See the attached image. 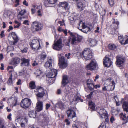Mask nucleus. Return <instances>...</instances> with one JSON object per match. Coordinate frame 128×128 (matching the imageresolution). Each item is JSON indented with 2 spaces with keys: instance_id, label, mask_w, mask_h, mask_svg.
<instances>
[{
  "instance_id": "nucleus-1",
  "label": "nucleus",
  "mask_w": 128,
  "mask_h": 128,
  "mask_svg": "<svg viewBox=\"0 0 128 128\" xmlns=\"http://www.w3.org/2000/svg\"><path fill=\"white\" fill-rule=\"evenodd\" d=\"M39 39L36 37H34L30 42V45L33 50H38L41 48L40 44Z\"/></svg>"
},
{
  "instance_id": "nucleus-2",
  "label": "nucleus",
  "mask_w": 128,
  "mask_h": 128,
  "mask_svg": "<svg viewBox=\"0 0 128 128\" xmlns=\"http://www.w3.org/2000/svg\"><path fill=\"white\" fill-rule=\"evenodd\" d=\"M63 54H59L58 56L59 58V63L58 65L60 68H66L68 66L66 60L62 56Z\"/></svg>"
},
{
  "instance_id": "nucleus-3",
  "label": "nucleus",
  "mask_w": 128,
  "mask_h": 128,
  "mask_svg": "<svg viewBox=\"0 0 128 128\" xmlns=\"http://www.w3.org/2000/svg\"><path fill=\"white\" fill-rule=\"evenodd\" d=\"M85 59L89 60L92 57V53L91 50L89 49H86L84 50L82 52V54Z\"/></svg>"
},
{
  "instance_id": "nucleus-4",
  "label": "nucleus",
  "mask_w": 128,
  "mask_h": 128,
  "mask_svg": "<svg viewBox=\"0 0 128 128\" xmlns=\"http://www.w3.org/2000/svg\"><path fill=\"white\" fill-rule=\"evenodd\" d=\"M78 25V29L84 33H87L92 30V28L86 26L82 21L80 22Z\"/></svg>"
},
{
  "instance_id": "nucleus-5",
  "label": "nucleus",
  "mask_w": 128,
  "mask_h": 128,
  "mask_svg": "<svg viewBox=\"0 0 128 128\" xmlns=\"http://www.w3.org/2000/svg\"><path fill=\"white\" fill-rule=\"evenodd\" d=\"M32 28L34 31L40 30L43 28V25L37 21H35L32 23Z\"/></svg>"
},
{
  "instance_id": "nucleus-6",
  "label": "nucleus",
  "mask_w": 128,
  "mask_h": 128,
  "mask_svg": "<svg viewBox=\"0 0 128 128\" xmlns=\"http://www.w3.org/2000/svg\"><path fill=\"white\" fill-rule=\"evenodd\" d=\"M86 67L88 70H94L98 68V64L95 60H92Z\"/></svg>"
},
{
  "instance_id": "nucleus-7",
  "label": "nucleus",
  "mask_w": 128,
  "mask_h": 128,
  "mask_svg": "<svg viewBox=\"0 0 128 128\" xmlns=\"http://www.w3.org/2000/svg\"><path fill=\"white\" fill-rule=\"evenodd\" d=\"M63 47L62 41L60 39H59L56 42H54L52 46V48L58 51L60 50Z\"/></svg>"
},
{
  "instance_id": "nucleus-8",
  "label": "nucleus",
  "mask_w": 128,
  "mask_h": 128,
  "mask_svg": "<svg viewBox=\"0 0 128 128\" xmlns=\"http://www.w3.org/2000/svg\"><path fill=\"white\" fill-rule=\"evenodd\" d=\"M31 104V100L30 99L25 98L22 100L21 103V106L23 108L26 109L29 107Z\"/></svg>"
},
{
  "instance_id": "nucleus-9",
  "label": "nucleus",
  "mask_w": 128,
  "mask_h": 128,
  "mask_svg": "<svg viewBox=\"0 0 128 128\" xmlns=\"http://www.w3.org/2000/svg\"><path fill=\"white\" fill-rule=\"evenodd\" d=\"M59 6L60 7L62 8V12H67L70 8L68 4L66 2H60Z\"/></svg>"
},
{
  "instance_id": "nucleus-10",
  "label": "nucleus",
  "mask_w": 128,
  "mask_h": 128,
  "mask_svg": "<svg viewBox=\"0 0 128 128\" xmlns=\"http://www.w3.org/2000/svg\"><path fill=\"white\" fill-rule=\"evenodd\" d=\"M57 74V70L55 69L50 70V71L47 74V77L49 78V80L52 79V78H55Z\"/></svg>"
},
{
  "instance_id": "nucleus-11",
  "label": "nucleus",
  "mask_w": 128,
  "mask_h": 128,
  "mask_svg": "<svg viewBox=\"0 0 128 128\" xmlns=\"http://www.w3.org/2000/svg\"><path fill=\"white\" fill-rule=\"evenodd\" d=\"M124 61V57L123 56H120L119 57L117 56V58L116 64L117 66L119 67L123 66Z\"/></svg>"
},
{
  "instance_id": "nucleus-12",
  "label": "nucleus",
  "mask_w": 128,
  "mask_h": 128,
  "mask_svg": "<svg viewBox=\"0 0 128 128\" xmlns=\"http://www.w3.org/2000/svg\"><path fill=\"white\" fill-rule=\"evenodd\" d=\"M103 62L104 66L108 67H110L112 64L110 59L106 56L104 58Z\"/></svg>"
},
{
  "instance_id": "nucleus-13",
  "label": "nucleus",
  "mask_w": 128,
  "mask_h": 128,
  "mask_svg": "<svg viewBox=\"0 0 128 128\" xmlns=\"http://www.w3.org/2000/svg\"><path fill=\"white\" fill-rule=\"evenodd\" d=\"M53 62V60L50 57H48L47 58V61L44 64V66L46 68H50V69L52 67V63Z\"/></svg>"
},
{
  "instance_id": "nucleus-14",
  "label": "nucleus",
  "mask_w": 128,
  "mask_h": 128,
  "mask_svg": "<svg viewBox=\"0 0 128 128\" xmlns=\"http://www.w3.org/2000/svg\"><path fill=\"white\" fill-rule=\"evenodd\" d=\"M37 100L38 102L36 103V108L37 111L40 112L42 110V102L39 101L38 98H37Z\"/></svg>"
},
{
  "instance_id": "nucleus-15",
  "label": "nucleus",
  "mask_w": 128,
  "mask_h": 128,
  "mask_svg": "<svg viewBox=\"0 0 128 128\" xmlns=\"http://www.w3.org/2000/svg\"><path fill=\"white\" fill-rule=\"evenodd\" d=\"M22 62L20 63V65L22 66H28L30 65V60L29 59H26L23 58L21 59Z\"/></svg>"
},
{
  "instance_id": "nucleus-16",
  "label": "nucleus",
  "mask_w": 128,
  "mask_h": 128,
  "mask_svg": "<svg viewBox=\"0 0 128 128\" xmlns=\"http://www.w3.org/2000/svg\"><path fill=\"white\" fill-rule=\"evenodd\" d=\"M110 84V80H107L105 81L104 84V87L102 88V90L103 91H110V88H109V86Z\"/></svg>"
},
{
  "instance_id": "nucleus-17",
  "label": "nucleus",
  "mask_w": 128,
  "mask_h": 128,
  "mask_svg": "<svg viewBox=\"0 0 128 128\" xmlns=\"http://www.w3.org/2000/svg\"><path fill=\"white\" fill-rule=\"evenodd\" d=\"M70 35L71 36L70 39L71 40L72 44L74 45L77 44L78 43L76 36L73 34L72 33H70Z\"/></svg>"
},
{
  "instance_id": "nucleus-18",
  "label": "nucleus",
  "mask_w": 128,
  "mask_h": 128,
  "mask_svg": "<svg viewBox=\"0 0 128 128\" xmlns=\"http://www.w3.org/2000/svg\"><path fill=\"white\" fill-rule=\"evenodd\" d=\"M99 116L101 118H105L106 122H108V114L106 112H99Z\"/></svg>"
},
{
  "instance_id": "nucleus-19",
  "label": "nucleus",
  "mask_w": 128,
  "mask_h": 128,
  "mask_svg": "<svg viewBox=\"0 0 128 128\" xmlns=\"http://www.w3.org/2000/svg\"><path fill=\"white\" fill-rule=\"evenodd\" d=\"M69 82L68 80V76H67L64 75L63 77V79L62 82V84L65 85L66 84Z\"/></svg>"
},
{
  "instance_id": "nucleus-20",
  "label": "nucleus",
  "mask_w": 128,
  "mask_h": 128,
  "mask_svg": "<svg viewBox=\"0 0 128 128\" xmlns=\"http://www.w3.org/2000/svg\"><path fill=\"white\" fill-rule=\"evenodd\" d=\"M93 80L90 79H88L87 81V84L88 85V86L90 90H92L93 89L90 86H94V84L92 83Z\"/></svg>"
},
{
  "instance_id": "nucleus-21",
  "label": "nucleus",
  "mask_w": 128,
  "mask_h": 128,
  "mask_svg": "<svg viewBox=\"0 0 128 128\" xmlns=\"http://www.w3.org/2000/svg\"><path fill=\"white\" fill-rule=\"evenodd\" d=\"M89 107L92 110V111H94L95 109V105L92 102H89Z\"/></svg>"
},
{
  "instance_id": "nucleus-22",
  "label": "nucleus",
  "mask_w": 128,
  "mask_h": 128,
  "mask_svg": "<svg viewBox=\"0 0 128 128\" xmlns=\"http://www.w3.org/2000/svg\"><path fill=\"white\" fill-rule=\"evenodd\" d=\"M122 107L124 111L128 112V102H123Z\"/></svg>"
},
{
  "instance_id": "nucleus-23",
  "label": "nucleus",
  "mask_w": 128,
  "mask_h": 128,
  "mask_svg": "<svg viewBox=\"0 0 128 128\" xmlns=\"http://www.w3.org/2000/svg\"><path fill=\"white\" fill-rule=\"evenodd\" d=\"M115 84L114 81H112L111 83L110 81V84L109 86V88H110V91L114 90V88Z\"/></svg>"
},
{
  "instance_id": "nucleus-24",
  "label": "nucleus",
  "mask_w": 128,
  "mask_h": 128,
  "mask_svg": "<svg viewBox=\"0 0 128 128\" xmlns=\"http://www.w3.org/2000/svg\"><path fill=\"white\" fill-rule=\"evenodd\" d=\"M89 44L92 46H93L96 45L97 42L95 40L90 39L89 40Z\"/></svg>"
},
{
  "instance_id": "nucleus-25",
  "label": "nucleus",
  "mask_w": 128,
  "mask_h": 128,
  "mask_svg": "<svg viewBox=\"0 0 128 128\" xmlns=\"http://www.w3.org/2000/svg\"><path fill=\"white\" fill-rule=\"evenodd\" d=\"M42 74V70L41 68H39L36 70V72H35V74L36 76L37 77H38V76Z\"/></svg>"
},
{
  "instance_id": "nucleus-26",
  "label": "nucleus",
  "mask_w": 128,
  "mask_h": 128,
  "mask_svg": "<svg viewBox=\"0 0 128 128\" xmlns=\"http://www.w3.org/2000/svg\"><path fill=\"white\" fill-rule=\"evenodd\" d=\"M29 87L31 89L35 88L36 86L35 83L34 82H30L29 83Z\"/></svg>"
},
{
  "instance_id": "nucleus-27",
  "label": "nucleus",
  "mask_w": 128,
  "mask_h": 128,
  "mask_svg": "<svg viewBox=\"0 0 128 128\" xmlns=\"http://www.w3.org/2000/svg\"><path fill=\"white\" fill-rule=\"evenodd\" d=\"M12 34L13 39L15 41L17 42L18 40V38L16 33L15 32H12Z\"/></svg>"
},
{
  "instance_id": "nucleus-28",
  "label": "nucleus",
  "mask_w": 128,
  "mask_h": 128,
  "mask_svg": "<svg viewBox=\"0 0 128 128\" xmlns=\"http://www.w3.org/2000/svg\"><path fill=\"white\" fill-rule=\"evenodd\" d=\"M22 118V117L21 116H18L16 118V119L15 120V122L16 125L18 123L20 124L21 122Z\"/></svg>"
},
{
  "instance_id": "nucleus-29",
  "label": "nucleus",
  "mask_w": 128,
  "mask_h": 128,
  "mask_svg": "<svg viewBox=\"0 0 128 128\" xmlns=\"http://www.w3.org/2000/svg\"><path fill=\"white\" fill-rule=\"evenodd\" d=\"M67 114L68 117L71 118L76 116L75 112H67Z\"/></svg>"
},
{
  "instance_id": "nucleus-30",
  "label": "nucleus",
  "mask_w": 128,
  "mask_h": 128,
  "mask_svg": "<svg viewBox=\"0 0 128 128\" xmlns=\"http://www.w3.org/2000/svg\"><path fill=\"white\" fill-rule=\"evenodd\" d=\"M108 48L111 50H114L116 48V46L115 44H111L108 45Z\"/></svg>"
},
{
  "instance_id": "nucleus-31",
  "label": "nucleus",
  "mask_w": 128,
  "mask_h": 128,
  "mask_svg": "<svg viewBox=\"0 0 128 128\" xmlns=\"http://www.w3.org/2000/svg\"><path fill=\"white\" fill-rule=\"evenodd\" d=\"M36 92H38V93L44 92V90L41 87H38L36 88V90H35Z\"/></svg>"
},
{
  "instance_id": "nucleus-32",
  "label": "nucleus",
  "mask_w": 128,
  "mask_h": 128,
  "mask_svg": "<svg viewBox=\"0 0 128 128\" xmlns=\"http://www.w3.org/2000/svg\"><path fill=\"white\" fill-rule=\"evenodd\" d=\"M57 104L59 108L61 109H63L64 107V104L61 101L59 102Z\"/></svg>"
},
{
  "instance_id": "nucleus-33",
  "label": "nucleus",
  "mask_w": 128,
  "mask_h": 128,
  "mask_svg": "<svg viewBox=\"0 0 128 128\" xmlns=\"http://www.w3.org/2000/svg\"><path fill=\"white\" fill-rule=\"evenodd\" d=\"M14 22L17 25H14V28H18L21 25V23L16 20H14Z\"/></svg>"
},
{
  "instance_id": "nucleus-34",
  "label": "nucleus",
  "mask_w": 128,
  "mask_h": 128,
  "mask_svg": "<svg viewBox=\"0 0 128 128\" xmlns=\"http://www.w3.org/2000/svg\"><path fill=\"white\" fill-rule=\"evenodd\" d=\"M76 111V109L74 107H70L67 110V111L69 112H75Z\"/></svg>"
},
{
  "instance_id": "nucleus-35",
  "label": "nucleus",
  "mask_w": 128,
  "mask_h": 128,
  "mask_svg": "<svg viewBox=\"0 0 128 128\" xmlns=\"http://www.w3.org/2000/svg\"><path fill=\"white\" fill-rule=\"evenodd\" d=\"M120 118H122L123 120H127V118L124 113H121L120 115Z\"/></svg>"
},
{
  "instance_id": "nucleus-36",
  "label": "nucleus",
  "mask_w": 128,
  "mask_h": 128,
  "mask_svg": "<svg viewBox=\"0 0 128 128\" xmlns=\"http://www.w3.org/2000/svg\"><path fill=\"white\" fill-rule=\"evenodd\" d=\"M36 112H29L28 114L30 117L34 118L36 117Z\"/></svg>"
},
{
  "instance_id": "nucleus-37",
  "label": "nucleus",
  "mask_w": 128,
  "mask_h": 128,
  "mask_svg": "<svg viewBox=\"0 0 128 128\" xmlns=\"http://www.w3.org/2000/svg\"><path fill=\"white\" fill-rule=\"evenodd\" d=\"M81 99V98L78 97L76 95L74 96L73 100L74 101L78 102Z\"/></svg>"
},
{
  "instance_id": "nucleus-38",
  "label": "nucleus",
  "mask_w": 128,
  "mask_h": 128,
  "mask_svg": "<svg viewBox=\"0 0 128 128\" xmlns=\"http://www.w3.org/2000/svg\"><path fill=\"white\" fill-rule=\"evenodd\" d=\"M26 13V10H22L19 12V14L21 16H22Z\"/></svg>"
},
{
  "instance_id": "nucleus-39",
  "label": "nucleus",
  "mask_w": 128,
  "mask_h": 128,
  "mask_svg": "<svg viewBox=\"0 0 128 128\" xmlns=\"http://www.w3.org/2000/svg\"><path fill=\"white\" fill-rule=\"evenodd\" d=\"M20 59L19 58H17L14 59V64H18L20 62Z\"/></svg>"
},
{
  "instance_id": "nucleus-40",
  "label": "nucleus",
  "mask_w": 128,
  "mask_h": 128,
  "mask_svg": "<svg viewBox=\"0 0 128 128\" xmlns=\"http://www.w3.org/2000/svg\"><path fill=\"white\" fill-rule=\"evenodd\" d=\"M114 21L113 23L114 24H116V28H114L115 29H117L118 28V26L119 24V22L116 20L115 19H114Z\"/></svg>"
},
{
  "instance_id": "nucleus-41",
  "label": "nucleus",
  "mask_w": 128,
  "mask_h": 128,
  "mask_svg": "<svg viewBox=\"0 0 128 128\" xmlns=\"http://www.w3.org/2000/svg\"><path fill=\"white\" fill-rule=\"evenodd\" d=\"M44 92L38 93L37 94V96L38 97L42 98L44 94Z\"/></svg>"
},
{
  "instance_id": "nucleus-42",
  "label": "nucleus",
  "mask_w": 128,
  "mask_h": 128,
  "mask_svg": "<svg viewBox=\"0 0 128 128\" xmlns=\"http://www.w3.org/2000/svg\"><path fill=\"white\" fill-rule=\"evenodd\" d=\"M28 122L27 120L25 118H23L22 117L21 118V122H22L26 124H27V122Z\"/></svg>"
},
{
  "instance_id": "nucleus-43",
  "label": "nucleus",
  "mask_w": 128,
  "mask_h": 128,
  "mask_svg": "<svg viewBox=\"0 0 128 128\" xmlns=\"http://www.w3.org/2000/svg\"><path fill=\"white\" fill-rule=\"evenodd\" d=\"M126 40L125 41L124 40L122 42H121V44H122L125 45L128 43V36H126Z\"/></svg>"
},
{
  "instance_id": "nucleus-44",
  "label": "nucleus",
  "mask_w": 128,
  "mask_h": 128,
  "mask_svg": "<svg viewBox=\"0 0 128 128\" xmlns=\"http://www.w3.org/2000/svg\"><path fill=\"white\" fill-rule=\"evenodd\" d=\"M12 74L10 75L9 79L8 81V83L10 85L11 84H12Z\"/></svg>"
},
{
  "instance_id": "nucleus-45",
  "label": "nucleus",
  "mask_w": 128,
  "mask_h": 128,
  "mask_svg": "<svg viewBox=\"0 0 128 128\" xmlns=\"http://www.w3.org/2000/svg\"><path fill=\"white\" fill-rule=\"evenodd\" d=\"M49 4H54L57 1V0H48Z\"/></svg>"
},
{
  "instance_id": "nucleus-46",
  "label": "nucleus",
  "mask_w": 128,
  "mask_h": 128,
  "mask_svg": "<svg viewBox=\"0 0 128 128\" xmlns=\"http://www.w3.org/2000/svg\"><path fill=\"white\" fill-rule=\"evenodd\" d=\"M82 38V36H78L77 40L78 43L81 42Z\"/></svg>"
},
{
  "instance_id": "nucleus-47",
  "label": "nucleus",
  "mask_w": 128,
  "mask_h": 128,
  "mask_svg": "<svg viewBox=\"0 0 128 128\" xmlns=\"http://www.w3.org/2000/svg\"><path fill=\"white\" fill-rule=\"evenodd\" d=\"M108 0L110 6H112L114 4L113 0Z\"/></svg>"
},
{
  "instance_id": "nucleus-48",
  "label": "nucleus",
  "mask_w": 128,
  "mask_h": 128,
  "mask_svg": "<svg viewBox=\"0 0 128 128\" xmlns=\"http://www.w3.org/2000/svg\"><path fill=\"white\" fill-rule=\"evenodd\" d=\"M38 64V62L36 60H34L33 62V63L32 64V66H37Z\"/></svg>"
},
{
  "instance_id": "nucleus-49",
  "label": "nucleus",
  "mask_w": 128,
  "mask_h": 128,
  "mask_svg": "<svg viewBox=\"0 0 128 128\" xmlns=\"http://www.w3.org/2000/svg\"><path fill=\"white\" fill-rule=\"evenodd\" d=\"M44 3L45 6H47V5L49 4V1L48 0H44Z\"/></svg>"
},
{
  "instance_id": "nucleus-50",
  "label": "nucleus",
  "mask_w": 128,
  "mask_h": 128,
  "mask_svg": "<svg viewBox=\"0 0 128 128\" xmlns=\"http://www.w3.org/2000/svg\"><path fill=\"white\" fill-rule=\"evenodd\" d=\"M23 24L26 25L28 26L29 25V21L28 20H25L24 21L23 23Z\"/></svg>"
},
{
  "instance_id": "nucleus-51",
  "label": "nucleus",
  "mask_w": 128,
  "mask_h": 128,
  "mask_svg": "<svg viewBox=\"0 0 128 128\" xmlns=\"http://www.w3.org/2000/svg\"><path fill=\"white\" fill-rule=\"evenodd\" d=\"M8 126L10 127V128H16L14 125L12 123H10L8 124Z\"/></svg>"
},
{
  "instance_id": "nucleus-52",
  "label": "nucleus",
  "mask_w": 128,
  "mask_h": 128,
  "mask_svg": "<svg viewBox=\"0 0 128 128\" xmlns=\"http://www.w3.org/2000/svg\"><path fill=\"white\" fill-rule=\"evenodd\" d=\"M118 40L120 41V42L121 43V42H122V41H124V40H123V38L122 36L120 35V36H119L118 37Z\"/></svg>"
},
{
  "instance_id": "nucleus-53",
  "label": "nucleus",
  "mask_w": 128,
  "mask_h": 128,
  "mask_svg": "<svg viewBox=\"0 0 128 128\" xmlns=\"http://www.w3.org/2000/svg\"><path fill=\"white\" fill-rule=\"evenodd\" d=\"M28 49V48L27 47H26L24 48L23 50H21V52L22 53H26L27 52V50Z\"/></svg>"
},
{
  "instance_id": "nucleus-54",
  "label": "nucleus",
  "mask_w": 128,
  "mask_h": 128,
  "mask_svg": "<svg viewBox=\"0 0 128 128\" xmlns=\"http://www.w3.org/2000/svg\"><path fill=\"white\" fill-rule=\"evenodd\" d=\"M22 16H21L19 14L17 16V18L19 20H21L22 18H24V17H23L22 18Z\"/></svg>"
},
{
  "instance_id": "nucleus-55",
  "label": "nucleus",
  "mask_w": 128,
  "mask_h": 128,
  "mask_svg": "<svg viewBox=\"0 0 128 128\" xmlns=\"http://www.w3.org/2000/svg\"><path fill=\"white\" fill-rule=\"evenodd\" d=\"M68 19L69 20L71 21H74V18L73 16H69Z\"/></svg>"
},
{
  "instance_id": "nucleus-56",
  "label": "nucleus",
  "mask_w": 128,
  "mask_h": 128,
  "mask_svg": "<svg viewBox=\"0 0 128 128\" xmlns=\"http://www.w3.org/2000/svg\"><path fill=\"white\" fill-rule=\"evenodd\" d=\"M41 10L40 9L38 10L37 13H38V15L39 16H42V14L41 12Z\"/></svg>"
},
{
  "instance_id": "nucleus-57",
  "label": "nucleus",
  "mask_w": 128,
  "mask_h": 128,
  "mask_svg": "<svg viewBox=\"0 0 128 128\" xmlns=\"http://www.w3.org/2000/svg\"><path fill=\"white\" fill-rule=\"evenodd\" d=\"M65 122L66 124L67 125H69L70 124V122L69 121L68 119H66L65 121Z\"/></svg>"
},
{
  "instance_id": "nucleus-58",
  "label": "nucleus",
  "mask_w": 128,
  "mask_h": 128,
  "mask_svg": "<svg viewBox=\"0 0 128 128\" xmlns=\"http://www.w3.org/2000/svg\"><path fill=\"white\" fill-rule=\"evenodd\" d=\"M17 42H16V41H15V40L14 41H10V43L11 45H14Z\"/></svg>"
},
{
  "instance_id": "nucleus-59",
  "label": "nucleus",
  "mask_w": 128,
  "mask_h": 128,
  "mask_svg": "<svg viewBox=\"0 0 128 128\" xmlns=\"http://www.w3.org/2000/svg\"><path fill=\"white\" fill-rule=\"evenodd\" d=\"M4 31H2L1 32V33L0 34V36L2 38L4 36Z\"/></svg>"
},
{
  "instance_id": "nucleus-60",
  "label": "nucleus",
  "mask_w": 128,
  "mask_h": 128,
  "mask_svg": "<svg viewBox=\"0 0 128 128\" xmlns=\"http://www.w3.org/2000/svg\"><path fill=\"white\" fill-rule=\"evenodd\" d=\"M58 30L60 32H62L63 31V29L60 26H59L58 29Z\"/></svg>"
},
{
  "instance_id": "nucleus-61",
  "label": "nucleus",
  "mask_w": 128,
  "mask_h": 128,
  "mask_svg": "<svg viewBox=\"0 0 128 128\" xmlns=\"http://www.w3.org/2000/svg\"><path fill=\"white\" fill-rule=\"evenodd\" d=\"M50 105L49 104H46V109L47 110L48 108L50 107Z\"/></svg>"
},
{
  "instance_id": "nucleus-62",
  "label": "nucleus",
  "mask_w": 128,
  "mask_h": 128,
  "mask_svg": "<svg viewBox=\"0 0 128 128\" xmlns=\"http://www.w3.org/2000/svg\"><path fill=\"white\" fill-rule=\"evenodd\" d=\"M70 53H68V54H65V56L67 57L68 59L70 58Z\"/></svg>"
},
{
  "instance_id": "nucleus-63",
  "label": "nucleus",
  "mask_w": 128,
  "mask_h": 128,
  "mask_svg": "<svg viewBox=\"0 0 128 128\" xmlns=\"http://www.w3.org/2000/svg\"><path fill=\"white\" fill-rule=\"evenodd\" d=\"M46 57V55L45 54H43L42 55V58L43 59H44Z\"/></svg>"
},
{
  "instance_id": "nucleus-64",
  "label": "nucleus",
  "mask_w": 128,
  "mask_h": 128,
  "mask_svg": "<svg viewBox=\"0 0 128 128\" xmlns=\"http://www.w3.org/2000/svg\"><path fill=\"white\" fill-rule=\"evenodd\" d=\"M98 128H106V126L104 124H102Z\"/></svg>"
}]
</instances>
